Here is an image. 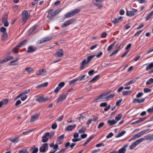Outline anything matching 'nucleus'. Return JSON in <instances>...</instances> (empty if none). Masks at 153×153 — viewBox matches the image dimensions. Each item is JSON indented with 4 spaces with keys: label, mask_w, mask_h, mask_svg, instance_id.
<instances>
[{
    "label": "nucleus",
    "mask_w": 153,
    "mask_h": 153,
    "mask_svg": "<svg viewBox=\"0 0 153 153\" xmlns=\"http://www.w3.org/2000/svg\"><path fill=\"white\" fill-rule=\"evenodd\" d=\"M19 48H16V46L14 48L13 50V51L15 54H17L18 53L19 51L18 50Z\"/></svg>",
    "instance_id": "nucleus-53"
},
{
    "label": "nucleus",
    "mask_w": 153,
    "mask_h": 153,
    "mask_svg": "<svg viewBox=\"0 0 153 153\" xmlns=\"http://www.w3.org/2000/svg\"><path fill=\"white\" fill-rule=\"evenodd\" d=\"M104 123H103V122H101V123H100L99 124V125L97 127V128H99V129L101 127H102V126H104Z\"/></svg>",
    "instance_id": "nucleus-60"
},
{
    "label": "nucleus",
    "mask_w": 153,
    "mask_h": 153,
    "mask_svg": "<svg viewBox=\"0 0 153 153\" xmlns=\"http://www.w3.org/2000/svg\"><path fill=\"white\" fill-rule=\"evenodd\" d=\"M153 68V62L151 63L149 65H148L146 68V71H148Z\"/></svg>",
    "instance_id": "nucleus-34"
},
{
    "label": "nucleus",
    "mask_w": 153,
    "mask_h": 153,
    "mask_svg": "<svg viewBox=\"0 0 153 153\" xmlns=\"http://www.w3.org/2000/svg\"><path fill=\"white\" fill-rule=\"evenodd\" d=\"M135 13L132 11H127L126 12V15L127 16H132L135 15Z\"/></svg>",
    "instance_id": "nucleus-33"
},
{
    "label": "nucleus",
    "mask_w": 153,
    "mask_h": 153,
    "mask_svg": "<svg viewBox=\"0 0 153 153\" xmlns=\"http://www.w3.org/2000/svg\"><path fill=\"white\" fill-rule=\"evenodd\" d=\"M86 64H87L86 60L85 59H84L82 61L81 64H80L79 67L80 70H82L84 69L85 68L84 66Z\"/></svg>",
    "instance_id": "nucleus-20"
},
{
    "label": "nucleus",
    "mask_w": 153,
    "mask_h": 153,
    "mask_svg": "<svg viewBox=\"0 0 153 153\" xmlns=\"http://www.w3.org/2000/svg\"><path fill=\"white\" fill-rule=\"evenodd\" d=\"M31 150H33V151L30 153H37L38 151V148H36L35 145H33L31 147Z\"/></svg>",
    "instance_id": "nucleus-29"
},
{
    "label": "nucleus",
    "mask_w": 153,
    "mask_h": 153,
    "mask_svg": "<svg viewBox=\"0 0 153 153\" xmlns=\"http://www.w3.org/2000/svg\"><path fill=\"white\" fill-rule=\"evenodd\" d=\"M64 136H65V134H62L61 135L59 136L58 137V138H57V139H58V140H62L64 138Z\"/></svg>",
    "instance_id": "nucleus-56"
},
{
    "label": "nucleus",
    "mask_w": 153,
    "mask_h": 153,
    "mask_svg": "<svg viewBox=\"0 0 153 153\" xmlns=\"http://www.w3.org/2000/svg\"><path fill=\"white\" fill-rule=\"evenodd\" d=\"M118 52V50H116L112 52L109 55L110 56H111L114 55L116 54Z\"/></svg>",
    "instance_id": "nucleus-51"
},
{
    "label": "nucleus",
    "mask_w": 153,
    "mask_h": 153,
    "mask_svg": "<svg viewBox=\"0 0 153 153\" xmlns=\"http://www.w3.org/2000/svg\"><path fill=\"white\" fill-rule=\"evenodd\" d=\"M27 97V96L26 95H24L21 97V100L22 101H23L25 100Z\"/></svg>",
    "instance_id": "nucleus-55"
},
{
    "label": "nucleus",
    "mask_w": 153,
    "mask_h": 153,
    "mask_svg": "<svg viewBox=\"0 0 153 153\" xmlns=\"http://www.w3.org/2000/svg\"><path fill=\"white\" fill-rule=\"evenodd\" d=\"M131 92V91L130 90L124 91L123 92L122 94L123 96H125L130 94Z\"/></svg>",
    "instance_id": "nucleus-32"
},
{
    "label": "nucleus",
    "mask_w": 153,
    "mask_h": 153,
    "mask_svg": "<svg viewBox=\"0 0 153 153\" xmlns=\"http://www.w3.org/2000/svg\"><path fill=\"white\" fill-rule=\"evenodd\" d=\"M65 85V83L64 82H61L59 84L58 86L61 89Z\"/></svg>",
    "instance_id": "nucleus-46"
},
{
    "label": "nucleus",
    "mask_w": 153,
    "mask_h": 153,
    "mask_svg": "<svg viewBox=\"0 0 153 153\" xmlns=\"http://www.w3.org/2000/svg\"><path fill=\"white\" fill-rule=\"evenodd\" d=\"M80 11V10L78 9H76L73 10H72L71 12L72 14V16H73L79 13Z\"/></svg>",
    "instance_id": "nucleus-27"
},
{
    "label": "nucleus",
    "mask_w": 153,
    "mask_h": 153,
    "mask_svg": "<svg viewBox=\"0 0 153 153\" xmlns=\"http://www.w3.org/2000/svg\"><path fill=\"white\" fill-rule=\"evenodd\" d=\"M126 133V131H121L120 133H119L115 137L116 138H118L120 137L123 135L124 134H125Z\"/></svg>",
    "instance_id": "nucleus-37"
},
{
    "label": "nucleus",
    "mask_w": 153,
    "mask_h": 153,
    "mask_svg": "<svg viewBox=\"0 0 153 153\" xmlns=\"http://www.w3.org/2000/svg\"><path fill=\"white\" fill-rule=\"evenodd\" d=\"M107 102H103L100 104V106L101 107H105L107 106Z\"/></svg>",
    "instance_id": "nucleus-64"
},
{
    "label": "nucleus",
    "mask_w": 153,
    "mask_h": 153,
    "mask_svg": "<svg viewBox=\"0 0 153 153\" xmlns=\"http://www.w3.org/2000/svg\"><path fill=\"white\" fill-rule=\"evenodd\" d=\"M128 146V145L126 144L122 148L120 149L118 153H124L126 151V148Z\"/></svg>",
    "instance_id": "nucleus-17"
},
{
    "label": "nucleus",
    "mask_w": 153,
    "mask_h": 153,
    "mask_svg": "<svg viewBox=\"0 0 153 153\" xmlns=\"http://www.w3.org/2000/svg\"><path fill=\"white\" fill-rule=\"evenodd\" d=\"M153 83V79L151 78L149 79L146 82V84L147 85H149Z\"/></svg>",
    "instance_id": "nucleus-40"
},
{
    "label": "nucleus",
    "mask_w": 153,
    "mask_h": 153,
    "mask_svg": "<svg viewBox=\"0 0 153 153\" xmlns=\"http://www.w3.org/2000/svg\"><path fill=\"white\" fill-rule=\"evenodd\" d=\"M107 33L105 32H103L101 35V37L102 38H105L106 36Z\"/></svg>",
    "instance_id": "nucleus-58"
},
{
    "label": "nucleus",
    "mask_w": 153,
    "mask_h": 153,
    "mask_svg": "<svg viewBox=\"0 0 153 153\" xmlns=\"http://www.w3.org/2000/svg\"><path fill=\"white\" fill-rule=\"evenodd\" d=\"M85 130L86 127L83 126L78 130V133H84L85 132Z\"/></svg>",
    "instance_id": "nucleus-31"
},
{
    "label": "nucleus",
    "mask_w": 153,
    "mask_h": 153,
    "mask_svg": "<svg viewBox=\"0 0 153 153\" xmlns=\"http://www.w3.org/2000/svg\"><path fill=\"white\" fill-rule=\"evenodd\" d=\"M7 15L4 16L2 18V22H4L5 21H7Z\"/></svg>",
    "instance_id": "nucleus-57"
},
{
    "label": "nucleus",
    "mask_w": 153,
    "mask_h": 153,
    "mask_svg": "<svg viewBox=\"0 0 153 153\" xmlns=\"http://www.w3.org/2000/svg\"><path fill=\"white\" fill-rule=\"evenodd\" d=\"M22 19L23 20V22L22 24L25 23L27 20L29 16L27 10H25L22 12Z\"/></svg>",
    "instance_id": "nucleus-1"
},
{
    "label": "nucleus",
    "mask_w": 153,
    "mask_h": 153,
    "mask_svg": "<svg viewBox=\"0 0 153 153\" xmlns=\"http://www.w3.org/2000/svg\"><path fill=\"white\" fill-rule=\"evenodd\" d=\"M76 126V125H70L68 126L65 129V131H71L74 129Z\"/></svg>",
    "instance_id": "nucleus-16"
},
{
    "label": "nucleus",
    "mask_w": 153,
    "mask_h": 153,
    "mask_svg": "<svg viewBox=\"0 0 153 153\" xmlns=\"http://www.w3.org/2000/svg\"><path fill=\"white\" fill-rule=\"evenodd\" d=\"M25 71L29 74H30L33 71V69L31 67H29L25 69Z\"/></svg>",
    "instance_id": "nucleus-41"
},
{
    "label": "nucleus",
    "mask_w": 153,
    "mask_h": 153,
    "mask_svg": "<svg viewBox=\"0 0 153 153\" xmlns=\"http://www.w3.org/2000/svg\"><path fill=\"white\" fill-rule=\"evenodd\" d=\"M143 90L144 92L146 93L151 92L152 91L151 89L147 88H144Z\"/></svg>",
    "instance_id": "nucleus-50"
},
{
    "label": "nucleus",
    "mask_w": 153,
    "mask_h": 153,
    "mask_svg": "<svg viewBox=\"0 0 153 153\" xmlns=\"http://www.w3.org/2000/svg\"><path fill=\"white\" fill-rule=\"evenodd\" d=\"M113 135V134L112 132H110L109 133L107 136L106 137L107 138H109L112 137Z\"/></svg>",
    "instance_id": "nucleus-61"
},
{
    "label": "nucleus",
    "mask_w": 153,
    "mask_h": 153,
    "mask_svg": "<svg viewBox=\"0 0 153 153\" xmlns=\"http://www.w3.org/2000/svg\"><path fill=\"white\" fill-rule=\"evenodd\" d=\"M117 123V121L115 120H108L107 121V123L109 126L115 125Z\"/></svg>",
    "instance_id": "nucleus-22"
},
{
    "label": "nucleus",
    "mask_w": 153,
    "mask_h": 153,
    "mask_svg": "<svg viewBox=\"0 0 153 153\" xmlns=\"http://www.w3.org/2000/svg\"><path fill=\"white\" fill-rule=\"evenodd\" d=\"M13 57L11 56H6L5 59L7 62L10 60L13 59Z\"/></svg>",
    "instance_id": "nucleus-47"
},
{
    "label": "nucleus",
    "mask_w": 153,
    "mask_h": 153,
    "mask_svg": "<svg viewBox=\"0 0 153 153\" xmlns=\"http://www.w3.org/2000/svg\"><path fill=\"white\" fill-rule=\"evenodd\" d=\"M94 136L93 135L91 136L85 142V143L83 144V146H85L89 143L91 140L93 138Z\"/></svg>",
    "instance_id": "nucleus-24"
},
{
    "label": "nucleus",
    "mask_w": 153,
    "mask_h": 153,
    "mask_svg": "<svg viewBox=\"0 0 153 153\" xmlns=\"http://www.w3.org/2000/svg\"><path fill=\"white\" fill-rule=\"evenodd\" d=\"M57 127V124L56 123H53L51 126V128L53 129H56Z\"/></svg>",
    "instance_id": "nucleus-63"
},
{
    "label": "nucleus",
    "mask_w": 153,
    "mask_h": 153,
    "mask_svg": "<svg viewBox=\"0 0 153 153\" xmlns=\"http://www.w3.org/2000/svg\"><path fill=\"white\" fill-rule=\"evenodd\" d=\"M53 10V9H50L48 11V15L47 17L49 19H52L55 16L53 13L52 12Z\"/></svg>",
    "instance_id": "nucleus-13"
},
{
    "label": "nucleus",
    "mask_w": 153,
    "mask_h": 153,
    "mask_svg": "<svg viewBox=\"0 0 153 153\" xmlns=\"http://www.w3.org/2000/svg\"><path fill=\"white\" fill-rule=\"evenodd\" d=\"M122 18L123 17L121 16L115 18L113 20L112 22L114 24H117L120 21H121Z\"/></svg>",
    "instance_id": "nucleus-21"
},
{
    "label": "nucleus",
    "mask_w": 153,
    "mask_h": 153,
    "mask_svg": "<svg viewBox=\"0 0 153 153\" xmlns=\"http://www.w3.org/2000/svg\"><path fill=\"white\" fill-rule=\"evenodd\" d=\"M140 137V136H139L138 133H137L129 140V142H130L133 140H135Z\"/></svg>",
    "instance_id": "nucleus-30"
},
{
    "label": "nucleus",
    "mask_w": 153,
    "mask_h": 153,
    "mask_svg": "<svg viewBox=\"0 0 153 153\" xmlns=\"http://www.w3.org/2000/svg\"><path fill=\"white\" fill-rule=\"evenodd\" d=\"M50 99L48 97H44L43 96H41L38 98H36V100L39 102H42L49 100Z\"/></svg>",
    "instance_id": "nucleus-7"
},
{
    "label": "nucleus",
    "mask_w": 153,
    "mask_h": 153,
    "mask_svg": "<svg viewBox=\"0 0 153 153\" xmlns=\"http://www.w3.org/2000/svg\"><path fill=\"white\" fill-rule=\"evenodd\" d=\"M144 138L146 140H153V135H149L145 136Z\"/></svg>",
    "instance_id": "nucleus-28"
},
{
    "label": "nucleus",
    "mask_w": 153,
    "mask_h": 153,
    "mask_svg": "<svg viewBox=\"0 0 153 153\" xmlns=\"http://www.w3.org/2000/svg\"><path fill=\"white\" fill-rule=\"evenodd\" d=\"M122 117V114H119L115 117V120L117 121V122L119 121Z\"/></svg>",
    "instance_id": "nucleus-38"
},
{
    "label": "nucleus",
    "mask_w": 153,
    "mask_h": 153,
    "mask_svg": "<svg viewBox=\"0 0 153 153\" xmlns=\"http://www.w3.org/2000/svg\"><path fill=\"white\" fill-rule=\"evenodd\" d=\"M114 94H111L109 95L106 97V98L107 100H108L113 97L114 96Z\"/></svg>",
    "instance_id": "nucleus-54"
},
{
    "label": "nucleus",
    "mask_w": 153,
    "mask_h": 153,
    "mask_svg": "<svg viewBox=\"0 0 153 153\" xmlns=\"http://www.w3.org/2000/svg\"><path fill=\"white\" fill-rule=\"evenodd\" d=\"M143 140V138H141L136 140L130 145L129 147L130 149L131 150L133 149L134 147H136L137 145L142 142Z\"/></svg>",
    "instance_id": "nucleus-2"
},
{
    "label": "nucleus",
    "mask_w": 153,
    "mask_h": 153,
    "mask_svg": "<svg viewBox=\"0 0 153 153\" xmlns=\"http://www.w3.org/2000/svg\"><path fill=\"white\" fill-rule=\"evenodd\" d=\"M68 93H66L61 95L57 99V103L59 102H62L65 100L68 95Z\"/></svg>",
    "instance_id": "nucleus-5"
},
{
    "label": "nucleus",
    "mask_w": 153,
    "mask_h": 153,
    "mask_svg": "<svg viewBox=\"0 0 153 153\" xmlns=\"http://www.w3.org/2000/svg\"><path fill=\"white\" fill-rule=\"evenodd\" d=\"M47 71L45 69H44L43 68L40 69L38 71H37L36 73V75L40 76L45 74L46 73Z\"/></svg>",
    "instance_id": "nucleus-14"
},
{
    "label": "nucleus",
    "mask_w": 153,
    "mask_h": 153,
    "mask_svg": "<svg viewBox=\"0 0 153 153\" xmlns=\"http://www.w3.org/2000/svg\"><path fill=\"white\" fill-rule=\"evenodd\" d=\"M39 116V114H34L31 116L30 122H33L37 120Z\"/></svg>",
    "instance_id": "nucleus-12"
},
{
    "label": "nucleus",
    "mask_w": 153,
    "mask_h": 153,
    "mask_svg": "<svg viewBox=\"0 0 153 153\" xmlns=\"http://www.w3.org/2000/svg\"><path fill=\"white\" fill-rule=\"evenodd\" d=\"M52 37L51 36H48L42 38L39 41V43L41 44L47 42L51 39Z\"/></svg>",
    "instance_id": "nucleus-8"
},
{
    "label": "nucleus",
    "mask_w": 153,
    "mask_h": 153,
    "mask_svg": "<svg viewBox=\"0 0 153 153\" xmlns=\"http://www.w3.org/2000/svg\"><path fill=\"white\" fill-rule=\"evenodd\" d=\"M27 42V40L25 39L19 43L16 46V48H19L25 45Z\"/></svg>",
    "instance_id": "nucleus-15"
},
{
    "label": "nucleus",
    "mask_w": 153,
    "mask_h": 153,
    "mask_svg": "<svg viewBox=\"0 0 153 153\" xmlns=\"http://www.w3.org/2000/svg\"><path fill=\"white\" fill-rule=\"evenodd\" d=\"M94 5H96L97 7L99 8H101L102 7V5L100 4L94 3Z\"/></svg>",
    "instance_id": "nucleus-59"
},
{
    "label": "nucleus",
    "mask_w": 153,
    "mask_h": 153,
    "mask_svg": "<svg viewBox=\"0 0 153 153\" xmlns=\"http://www.w3.org/2000/svg\"><path fill=\"white\" fill-rule=\"evenodd\" d=\"M142 31V30H140L137 31L134 34V36H138L140 34Z\"/></svg>",
    "instance_id": "nucleus-49"
},
{
    "label": "nucleus",
    "mask_w": 153,
    "mask_h": 153,
    "mask_svg": "<svg viewBox=\"0 0 153 153\" xmlns=\"http://www.w3.org/2000/svg\"><path fill=\"white\" fill-rule=\"evenodd\" d=\"M19 137L17 136L15 138H10L9 140L12 142L14 143H17L19 142Z\"/></svg>",
    "instance_id": "nucleus-19"
},
{
    "label": "nucleus",
    "mask_w": 153,
    "mask_h": 153,
    "mask_svg": "<svg viewBox=\"0 0 153 153\" xmlns=\"http://www.w3.org/2000/svg\"><path fill=\"white\" fill-rule=\"evenodd\" d=\"M85 75H82L80 76L78 78V79H79V81H81L84 78H85Z\"/></svg>",
    "instance_id": "nucleus-52"
},
{
    "label": "nucleus",
    "mask_w": 153,
    "mask_h": 153,
    "mask_svg": "<svg viewBox=\"0 0 153 153\" xmlns=\"http://www.w3.org/2000/svg\"><path fill=\"white\" fill-rule=\"evenodd\" d=\"M100 76V75L98 74L95 76L94 78H93L92 79L89 81V82H95L96 81L98 78Z\"/></svg>",
    "instance_id": "nucleus-36"
},
{
    "label": "nucleus",
    "mask_w": 153,
    "mask_h": 153,
    "mask_svg": "<svg viewBox=\"0 0 153 153\" xmlns=\"http://www.w3.org/2000/svg\"><path fill=\"white\" fill-rule=\"evenodd\" d=\"M48 147V143H44L43 144L42 146L40 147L39 148V151L41 153H45L47 151Z\"/></svg>",
    "instance_id": "nucleus-3"
},
{
    "label": "nucleus",
    "mask_w": 153,
    "mask_h": 153,
    "mask_svg": "<svg viewBox=\"0 0 153 153\" xmlns=\"http://www.w3.org/2000/svg\"><path fill=\"white\" fill-rule=\"evenodd\" d=\"M64 52L62 49H60L58 51H56L54 55L56 57H61L63 55Z\"/></svg>",
    "instance_id": "nucleus-10"
},
{
    "label": "nucleus",
    "mask_w": 153,
    "mask_h": 153,
    "mask_svg": "<svg viewBox=\"0 0 153 153\" xmlns=\"http://www.w3.org/2000/svg\"><path fill=\"white\" fill-rule=\"evenodd\" d=\"M19 153H28V150L26 149H22L19 150Z\"/></svg>",
    "instance_id": "nucleus-35"
},
{
    "label": "nucleus",
    "mask_w": 153,
    "mask_h": 153,
    "mask_svg": "<svg viewBox=\"0 0 153 153\" xmlns=\"http://www.w3.org/2000/svg\"><path fill=\"white\" fill-rule=\"evenodd\" d=\"M50 137V133L48 132L45 133L42 137V142L45 143L48 140L47 137Z\"/></svg>",
    "instance_id": "nucleus-9"
},
{
    "label": "nucleus",
    "mask_w": 153,
    "mask_h": 153,
    "mask_svg": "<svg viewBox=\"0 0 153 153\" xmlns=\"http://www.w3.org/2000/svg\"><path fill=\"white\" fill-rule=\"evenodd\" d=\"M64 16L65 18H69L71 16H72V14L71 12L66 13L65 15Z\"/></svg>",
    "instance_id": "nucleus-44"
},
{
    "label": "nucleus",
    "mask_w": 153,
    "mask_h": 153,
    "mask_svg": "<svg viewBox=\"0 0 153 153\" xmlns=\"http://www.w3.org/2000/svg\"><path fill=\"white\" fill-rule=\"evenodd\" d=\"M110 92H109L108 93L107 92H104L102 94H100V95L102 97V99H104L106 98V97H105V96L107 95Z\"/></svg>",
    "instance_id": "nucleus-39"
},
{
    "label": "nucleus",
    "mask_w": 153,
    "mask_h": 153,
    "mask_svg": "<svg viewBox=\"0 0 153 153\" xmlns=\"http://www.w3.org/2000/svg\"><path fill=\"white\" fill-rule=\"evenodd\" d=\"M36 50L37 48L36 46H30L28 47L27 52V53H32L35 51Z\"/></svg>",
    "instance_id": "nucleus-11"
},
{
    "label": "nucleus",
    "mask_w": 153,
    "mask_h": 153,
    "mask_svg": "<svg viewBox=\"0 0 153 153\" xmlns=\"http://www.w3.org/2000/svg\"><path fill=\"white\" fill-rule=\"evenodd\" d=\"M0 31L2 33L1 35V40L4 41L8 37V34L6 32V29H0Z\"/></svg>",
    "instance_id": "nucleus-4"
},
{
    "label": "nucleus",
    "mask_w": 153,
    "mask_h": 153,
    "mask_svg": "<svg viewBox=\"0 0 153 153\" xmlns=\"http://www.w3.org/2000/svg\"><path fill=\"white\" fill-rule=\"evenodd\" d=\"M122 99L121 98L120 99L118 100L117 101L116 103V105L118 106H119L120 105V104L122 102Z\"/></svg>",
    "instance_id": "nucleus-48"
},
{
    "label": "nucleus",
    "mask_w": 153,
    "mask_h": 153,
    "mask_svg": "<svg viewBox=\"0 0 153 153\" xmlns=\"http://www.w3.org/2000/svg\"><path fill=\"white\" fill-rule=\"evenodd\" d=\"M48 85V83L47 82H45L44 83H42L40 85H37L36 87L37 88H39L41 87H44L47 86Z\"/></svg>",
    "instance_id": "nucleus-26"
},
{
    "label": "nucleus",
    "mask_w": 153,
    "mask_h": 153,
    "mask_svg": "<svg viewBox=\"0 0 153 153\" xmlns=\"http://www.w3.org/2000/svg\"><path fill=\"white\" fill-rule=\"evenodd\" d=\"M62 10V9L60 8H59L57 10L55 11L53 13V14H54V15L55 16L57 14H58V13H60Z\"/></svg>",
    "instance_id": "nucleus-45"
},
{
    "label": "nucleus",
    "mask_w": 153,
    "mask_h": 153,
    "mask_svg": "<svg viewBox=\"0 0 153 153\" xmlns=\"http://www.w3.org/2000/svg\"><path fill=\"white\" fill-rule=\"evenodd\" d=\"M95 56V55H93L88 56L87 57V60L86 61L87 64H88L90 62L91 59L94 57Z\"/></svg>",
    "instance_id": "nucleus-23"
},
{
    "label": "nucleus",
    "mask_w": 153,
    "mask_h": 153,
    "mask_svg": "<svg viewBox=\"0 0 153 153\" xmlns=\"http://www.w3.org/2000/svg\"><path fill=\"white\" fill-rule=\"evenodd\" d=\"M153 16V10L148 14L147 16L145 18V20L147 21L150 19Z\"/></svg>",
    "instance_id": "nucleus-25"
},
{
    "label": "nucleus",
    "mask_w": 153,
    "mask_h": 153,
    "mask_svg": "<svg viewBox=\"0 0 153 153\" xmlns=\"http://www.w3.org/2000/svg\"><path fill=\"white\" fill-rule=\"evenodd\" d=\"M145 100V98H142L141 99H137V98H134V99L133 102L134 103L138 102L139 103H140L143 102H144Z\"/></svg>",
    "instance_id": "nucleus-18"
},
{
    "label": "nucleus",
    "mask_w": 153,
    "mask_h": 153,
    "mask_svg": "<svg viewBox=\"0 0 153 153\" xmlns=\"http://www.w3.org/2000/svg\"><path fill=\"white\" fill-rule=\"evenodd\" d=\"M2 103V105H7L8 102V100L7 99H3L1 101Z\"/></svg>",
    "instance_id": "nucleus-42"
},
{
    "label": "nucleus",
    "mask_w": 153,
    "mask_h": 153,
    "mask_svg": "<svg viewBox=\"0 0 153 153\" xmlns=\"http://www.w3.org/2000/svg\"><path fill=\"white\" fill-rule=\"evenodd\" d=\"M75 21V20L73 19H70L64 22L61 25V27H64L66 26H68L74 23Z\"/></svg>",
    "instance_id": "nucleus-6"
},
{
    "label": "nucleus",
    "mask_w": 153,
    "mask_h": 153,
    "mask_svg": "<svg viewBox=\"0 0 153 153\" xmlns=\"http://www.w3.org/2000/svg\"><path fill=\"white\" fill-rule=\"evenodd\" d=\"M147 111L149 113L153 112V105L152 106L151 108L148 109Z\"/></svg>",
    "instance_id": "nucleus-62"
},
{
    "label": "nucleus",
    "mask_w": 153,
    "mask_h": 153,
    "mask_svg": "<svg viewBox=\"0 0 153 153\" xmlns=\"http://www.w3.org/2000/svg\"><path fill=\"white\" fill-rule=\"evenodd\" d=\"M137 80V79H136L135 80V79H133L132 80H131L127 83H126L124 85H130L131 84H132L134 83L135 82H136V81Z\"/></svg>",
    "instance_id": "nucleus-43"
}]
</instances>
